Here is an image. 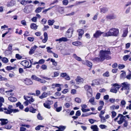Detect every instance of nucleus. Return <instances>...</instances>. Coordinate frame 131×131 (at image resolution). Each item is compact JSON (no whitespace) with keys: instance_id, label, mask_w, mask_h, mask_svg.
<instances>
[{"instance_id":"nucleus-18","label":"nucleus","mask_w":131,"mask_h":131,"mask_svg":"<svg viewBox=\"0 0 131 131\" xmlns=\"http://www.w3.org/2000/svg\"><path fill=\"white\" fill-rule=\"evenodd\" d=\"M12 44H10L8 45V50H6L5 51L6 53L7 54L8 53L9 54L11 53V51L12 49Z\"/></svg>"},{"instance_id":"nucleus-64","label":"nucleus","mask_w":131,"mask_h":131,"mask_svg":"<svg viewBox=\"0 0 131 131\" xmlns=\"http://www.w3.org/2000/svg\"><path fill=\"white\" fill-rule=\"evenodd\" d=\"M48 86H43L41 88L42 90L43 91H46L47 89Z\"/></svg>"},{"instance_id":"nucleus-3","label":"nucleus","mask_w":131,"mask_h":131,"mask_svg":"<svg viewBox=\"0 0 131 131\" xmlns=\"http://www.w3.org/2000/svg\"><path fill=\"white\" fill-rule=\"evenodd\" d=\"M13 107L12 105H9L8 106L7 108L6 107L4 108V110L5 111H4V113L7 114H10L12 112L15 113L19 112L18 109H14L13 108Z\"/></svg>"},{"instance_id":"nucleus-24","label":"nucleus","mask_w":131,"mask_h":131,"mask_svg":"<svg viewBox=\"0 0 131 131\" xmlns=\"http://www.w3.org/2000/svg\"><path fill=\"white\" fill-rule=\"evenodd\" d=\"M91 129L93 130V131H98L99 128L96 125H92L91 127Z\"/></svg>"},{"instance_id":"nucleus-17","label":"nucleus","mask_w":131,"mask_h":131,"mask_svg":"<svg viewBox=\"0 0 131 131\" xmlns=\"http://www.w3.org/2000/svg\"><path fill=\"white\" fill-rule=\"evenodd\" d=\"M0 121H1V124L2 125L6 124L8 122V121L6 119H0Z\"/></svg>"},{"instance_id":"nucleus-10","label":"nucleus","mask_w":131,"mask_h":131,"mask_svg":"<svg viewBox=\"0 0 131 131\" xmlns=\"http://www.w3.org/2000/svg\"><path fill=\"white\" fill-rule=\"evenodd\" d=\"M103 33V32H101L100 30L97 31L95 33L93 34V37L97 38L100 36Z\"/></svg>"},{"instance_id":"nucleus-42","label":"nucleus","mask_w":131,"mask_h":131,"mask_svg":"<svg viewBox=\"0 0 131 131\" xmlns=\"http://www.w3.org/2000/svg\"><path fill=\"white\" fill-rule=\"evenodd\" d=\"M41 7H38L35 10V12L36 13H38L41 11Z\"/></svg>"},{"instance_id":"nucleus-27","label":"nucleus","mask_w":131,"mask_h":131,"mask_svg":"<svg viewBox=\"0 0 131 131\" xmlns=\"http://www.w3.org/2000/svg\"><path fill=\"white\" fill-rule=\"evenodd\" d=\"M108 10V8L104 7L101 9V12L103 13H105L107 12Z\"/></svg>"},{"instance_id":"nucleus-2","label":"nucleus","mask_w":131,"mask_h":131,"mask_svg":"<svg viewBox=\"0 0 131 131\" xmlns=\"http://www.w3.org/2000/svg\"><path fill=\"white\" fill-rule=\"evenodd\" d=\"M119 30L118 29L112 28L109 31L105 33V36H117L118 34Z\"/></svg>"},{"instance_id":"nucleus-28","label":"nucleus","mask_w":131,"mask_h":131,"mask_svg":"<svg viewBox=\"0 0 131 131\" xmlns=\"http://www.w3.org/2000/svg\"><path fill=\"white\" fill-rule=\"evenodd\" d=\"M1 60L4 63H7L8 61V59L6 57H2Z\"/></svg>"},{"instance_id":"nucleus-46","label":"nucleus","mask_w":131,"mask_h":131,"mask_svg":"<svg viewBox=\"0 0 131 131\" xmlns=\"http://www.w3.org/2000/svg\"><path fill=\"white\" fill-rule=\"evenodd\" d=\"M60 40H61V42L62 41H66L68 40L66 38V37H62L60 38Z\"/></svg>"},{"instance_id":"nucleus-21","label":"nucleus","mask_w":131,"mask_h":131,"mask_svg":"<svg viewBox=\"0 0 131 131\" xmlns=\"http://www.w3.org/2000/svg\"><path fill=\"white\" fill-rule=\"evenodd\" d=\"M45 62V60L43 59H41L38 62H35L33 63V64L35 65L36 64H43Z\"/></svg>"},{"instance_id":"nucleus-1","label":"nucleus","mask_w":131,"mask_h":131,"mask_svg":"<svg viewBox=\"0 0 131 131\" xmlns=\"http://www.w3.org/2000/svg\"><path fill=\"white\" fill-rule=\"evenodd\" d=\"M111 54V52L109 50H101L100 52L99 57L95 58L92 60L94 62H99L103 61L105 59L107 60L110 59L111 57L109 55Z\"/></svg>"},{"instance_id":"nucleus-49","label":"nucleus","mask_w":131,"mask_h":131,"mask_svg":"<svg viewBox=\"0 0 131 131\" xmlns=\"http://www.w3.org/2000/svg\"><path fill=\"white\" fill-rule=\"evenodd\" d=\"M75 101L78 103H80L81 102V99L78 97L76 98L75 99Z\"/></svg>"},{"instance_id":"nucleus-31","label":"nucleus","mask_w":131,"mask_h":131,"mask_svg":"<svg viewBox=\"0 0 131 131\" xmlns=\"http://www.w3.org/2000/svg\"><path fill=\"white\" fill-rule=\"evenodd\" d=\"M47 96V93L44 92L43 93L42 95L39 96V97L40 99H42L46 97Z\"/></svg>"},{"instance_id":"nucleus-25","label":"nucleus","mask_w":131,"mask_h":131,"mask_svg":"<svg viewBox=\"0 0 131 131\" xmlns=\"http://www.w3.org/2000/svg\"><path fill=\"white\" fill-rule=\"evenodd\" d=\"M73 30L72 28H70L68 30V31L66 32V33H68V34H70L69 36L71 37L72 35V34L73 32Z\"/></svg>"},{"instance_id":"nucleus-52","label":"nucleus","mask_w":131,"mask_h":131,"mask_svg":"<svg viewBox=\"0 0 131 131\" xmlns=\"http://www.w3.org/2000/svg\"><path fill=\"white\" fill-rule=\"evenodd\" d=\"M56 109L55 110L57 112H59L61 110L62 107L60 106L59 107H57Z\"/></svg>"},{"instance_id":"nucleus-60","label":"nucleus","mask_w":131,"mask_h":131,"mask_svg":"<svg viewBox=\"0 0 131 131\" xmlns=\"http://www.w3.org/2000/svg\"><path fill=\"white\" fill-rule=\"evenodd\" d=\"M101 94L100 93H97L96 96L95 98L96 99L98 100L99 99L100 97V96Z\"/></svg>"},{"instance_id":"nucleus-13","label":"nucleus","mask_w":131,"mask_h":131,"mask_svg":"<svg viewBox=\"0 0 131 131\" xmlns=\"http://www.w3.org/2000/svg\"><path fill=\"white\" fill-rule=\"evenodd\" d=\"M116 18V16L113 14L108 15L106 16V18L107 20L113 19Z\"/></svg>"},{"instance_id":"nucleus-55","label":"nucleus","mask_w":131,"mask_h":131,"mask_svg":"<svg viewBox=\"0 0 131 131\" xmlns=\"http://www.w3.org/2000/svg\"><path fill=\"white\" fill-rule=\"evenodd\" d=\"M103 75L104 77H108L109 76V72L108 71L106 72L105 73L103 74Z\"/></svg>"},{"instance_id":"nucleus-20","label":"nucleus","mask_w":131,"mask_h":131,"mask_svg":"<svg viewBox=\"0 0 131 131\" xmlns=\"http://www.w3.org/2000/svg\"><path fill=\"white\" fill-rule=\"evenodd\" d=\"M124 117L123 115H122L120 118L119 120L117 121V123L119 124H121L122 123L124 122V121L126 120L124 118H122V117Z\"/></svg>"},{"instance_id":"nucleus-39","label":"nucleus","mask_w":131,"mask_h":131,"mask_svg":"<svg viewBox=\"0 0 131 131\" xmlns=\"http://www.w3.org/2000/svg\"><path fill=\"white\" fill-rule=\"evenodd\" d=\"M130 55H127L124 56L123 57V60L125 61H126L128 58L130 57Z\"/></svg>"},{"instance_id":"nucleus-16","label":"nucleus","mask_w":131,"mask_h":131,"mask_svg":"<svg viewBox=\"0 0 131 131\" xmlns=\"http://www.w3.org/2000/svg\"><path fill=\"white\" fill-rule=\"evenodd\" d=\"M37 48V46L35 45L33 47H32L29 52V54L31 55L34 53V51L36 50V48Z\"/></svg>"},{"instance_id":"nucleus-53","label":"nucleus","mask_w":131,"mask_h":131,"mask_svg":"<svg viewBox=\"0 0 131 131\" xmlns=\"http://www.w3.org/2000/svg\"><path fill=\"white\" fill-rule=\"evenodd\" d=\"M38 82H39L41 83H45L46 82V81L45 80L41 79L39 78V79L38 80Z\"/></svg>"},{"instance_id":"nucleus-57","label":"nucleus","mask_w":131,"mask_h":131,"mask_svg":"<svg viewBox=\"0 0 131 131\" xmlns=\"http://www.w3.org/2000/svg\"><path fill=\"white\" fill-rule=\"evenodd\" d=\"M89 121L90 122L91 124H93L95 122H96V121L95 120H94L92 119H89Z\"/></svg>"},{"instance_id":"nucleus-54","label":"nucleus","mask_w":131,"mask_h":131,"mask_svg":"<svg viewBox=\"0 0 131 131\" xmlns=\"http://www.w3.org/2000/svg\"><path fill=\"white\" fill-rule=\"evenodd\" d=\"M68 3V0H64L62 1V3L63 5H67Z\"/></svg>"},{"instance_id":"nucleus-32","label":"nucleus","mask_w":131,"mask_h":131,"mask_svg":"<svg viewBox=\"0 0 131 131\" xmlns=\"http://www.w3.org/2000/svg\"><path fill=\"white\" fill-rule=\"evenodd\" d=\"M31 78L32 79L37 81H38L39 79V78L34 75H32L31 77Z\"/></svg>"},{"instance_id":"nucleus-48","label":"nucleus","mask_w":131,"mask_h":131,"mask_svg":"<svg viewBox=\"0 0 131 131\" xmlns=\"http://www.w3.org/2000/svg\"><path fill=\"white\" fill-rule=\"evenodd\" d=\"M52 48H51L49 47H47V52L49 53H52L53 52L52 51H51L50 50Z\"/></svg>"},{"instance_id":"nucleus-4","label":"nucleus","mask_w":131,"mask_h":131,"mask_svg":"<svg viewBox=\"0 0 131 131\" xmlns=\"http://www.w3.org/2000/svg\"><path fill=\"white\" fill-rule=\"evenodd\" d=\"M121 86H123L124 89V90H126L125 94H127L130 90V84L128 83L127 82H124L121 84Z\"/></svg>"},{"instance_id":"nucleus-7","label":"nucleus","mask_w":131,"mask_h":131,"mask_svg":"<svg viewBox=\"0 0 131 131\" xmlns=\"http://www.w3.org/2000/svg\"><path fill=\"white\" fill-rule=\"evenodd\" d=\"M29 63V62L26 60H25L22 61L20 64L23 66L24 67V69H26L27 68H30L31 67V65L28 66Z\"/></svg>"},{"instance_id":"nucleus-56","label":"nucleus","mask_w":131,"mask_h":131,"mask_svg":"<svg viewBox=\"0 0 131 131\" xmlns=\"http://www.w3.org/2000/svg\"><path fill=\"white\" fill-rule=\"evenodd\" d=\"M40 76L41 78H42L43 79H45L46 80H52V79H51V78H49L48 77H44L43 76H42V75H40Z\"/></svg>"},{"instance_id":"nucleus-26","label":"nucleus","mask_w":131,"mask_h":131,"mask_svg":"<svg viewBox=\"0 0 131 131\" xmlns=\"http://www.w3.org/2000/svg\"><path fill=\"white\" fill-rule=\"evenodd\" d=\"M8 100L12 102H15L17 100V99L15 97L12 96L9 97L8 98Z\"/></svg>"},{"instance_id":"nucleus-44","label":"nucleus","mask_w":131,"mask_h":131,"mask_svg":"<svg viewBox=\"0 0 131 131\" xmlns=\"http://www.w3.org/2000/svg\"><path fill=\"white\" fill-rule=\"evenodd\" d=\"M112 117V118H114L116 116L117 114L114 111H113L111 112Z\"/></svg>"},{"instance_id":"nucleus-63","label":"nucleus","mask_w":131,"mask_h":131,"mask_svg":"<svg viewBox=\"0 0 131 131\" xmlns=\"http://www.w3.org/2000/svg\"><path fill=\"white\" fill-rule=\"evenodd\" d=\"M124 123L123 124V126L124 127H126L128 126V122L126 120H125V121H124Z\"/></svg>"},{"instance_id":"nucleus-12","label":"nucleus","mask_w":131,"mask_h":131,"mask_svg":"<svg viewBox=\"0 0 131 131\" xmlns=\"http://www.w3.org/2000/svg\"><path fill=\"white\" fill-rule=\"evenodd\" d=\"M82 63L84 64H85L88 67H92V63L89 61L85 60V61L82 60Z\"/></svg>"},{"instance_id":"nucleus-58","label":"nucleus","mask_w":131,"mask_h":131,"mask_svg":"<svg viewBox=\"0 0 131 131\" xmlns=\"http://www.w3.org/2000/svg\"><path fill=\"white\" fill-rule=\"evenodd\" d=\"M20 74H22L24 72V70L23 69L21 68H19L18 70Z\"/></svg>"},{"instance_id":"nucleus-8","label":"nucleus","mask_w":131,"mask_h":131,"mask_svg":"<svg viewBox=\"0 0 131 131\" xmlns=\"http://www.w3.org/2000/svg\"><path fill=\"white\" fill-rule=\"evenodd\" d=\"M24 97L25 100L28 101L30 104L33 102L34 101V99L32 98V97L24 96Z\"/></svg>"},{"instance_id":"nucleus-41","label":"nucleus","mask_w":131,"mask_h":131,"mask_svg":"<svg viewBox=\"0 0 131 131\" xmlns=\"http://www.w3.org/2000/svg\"><path fill=\"white\" fill-rule=\"evenodd\" d=\"M94 97H92L90 98V99L89 100V102L90 103H91L93 105H95V104L93 103L94 101Z\"/></svg>"},{"instance_id":"nucleus-22","label":"nucleus","mask_w":131,"mask_h":131,"mask_svg":"<svg viewBox=\"0 0 131 131\" xmlns=\"http://www.w3.org/2000/svg\"><path fill=\"white\" fill-rule=\"evenodd\" d=\"M43 35L44 38L42 40V42L43 43H45L48 40V35L46 32H45L44 33Z\"/></svg>"},{"instance_id":"nucleus-30","label":"nucleus","mask_w":131,"mask_h":131,"mask_svg":"<svg viewBox=\"0 0 131 131\" xmlns=\"http://www.w3.org/2000/svg\"><path fill=\"white\" fill-rule=\"evenodd\" d=\"M73 56L74 57V58L77 60L78 61H82V60L81 59L80 57H79L77 56V55L75 54H73Z\"/></svg>"},{"instance_id":"nucleus-38","label":"nucleus","mask_w":131,"mask_h":131,"mask_svg":"<svg viewBox=\"0 0 131 131\" xmlns=\"http://www.w3.org/2000/svg\"><path fill=\"white\" fill-rule=\"evenodd\" d=\"M44 126L42 125H38L35 128V129L37 130H39L41 128V127H44Z\"/></svg>"},{"instance_id":"nucleus-5","label":"nucleus","mask_w":131,"mask_h":131,"mask_svg":"<svg viewBox=\"0 0 131 131\" xmlns=\"http://www.w3.org/2000/svg\"><path fill=\"white\" fill-rule=\"evenodd\" d=\"M86 90L87 91V95L88 98L92 96V90L90 86L88 85H86L84 86Z\"/></svg>"},{"instance_id":"nucleus-9","label":"nucleus","mask_w":131,"mask_h":131,"mask_svg":"<svg viewBox=\"0 0 131 131\" xmlns=\"http://www.w3.org/2000/svg\"><path fill=\"white\" fill-rule=\"evenodd\" d=\"M18 2H19L21 5L25 6L27 4H30L32 2L31 1H26L25 0H21L17 1Z\"/></svg>"},{"instance_id":"nucleus-40","label":"nucleus","mask_w":131,"mask_h":131,"mask_svg":"<svg viewBox=\"0 0 131 131\" xmlns=\"http://www.w3.org/2000/svg\"><path fill=\"white\" fill-rule=\"evenodd\" d=\"M57 127L61 131H63L66 128V127L64 126H60L59 127Z\"/></svg>"},{"instance_id":"nucleus-61","label":"nucleus","mask_w":131,"mask_h":131,"mask_svg":"<svg viewBox=\"0 0 131 131\" xmlns=\"http://www.w3.org/2000/svg\"><path fill=\"white\" fill-rule=\"evenodd\" d=\"M61 95V94L60 92H56L54 94V95L56 96H60Z\"/></svg>"},{"instance_id":"nucleus-59","label":"nucleus","mask_w":131,"mask_h":131,"mask_svg":"<svg viewBox=\"0 0 131 131\" xmlns=\"http://www.w3.org/2000/svg\"><path fill=\"white\" fill-rule=\"evenodd\" d=\"M41 68L43 70H46L47 69V66L45 64H43L41 66Z\"/></svg>"},{"instance_id":"nucleus-14","label":"nucleus","mask_w":131,"mask_h":131,"mask_svg":"<svg viewBox=\"0 0 131 131\" xmlns=\"http://www.w3.org/2000/svg\"><path fill=\"white\" fill-rule=\"evenodd\" d=\"M128 26H125L126 27L124 28V30L123 31L122 36L124 37L127 36L128 33Z\"/></svg>"},{"instance_id":"nucleus-11","label":"nucleus","mask_w":131,"mask_h":131,"mask_svg":"<svg viewBox=\"0 0 131 131\" xmlns=\"http://www.w3.org/2000/svg\"><path fill=\"white\" fill-rule=\"evenodd\" d=\"M77 32H78V38L79 39H80L81 38L82 35L84 34V31L82 29H80L77 30Z\"/></svg>"},{"instance_id":"nucleus-35","label":"nucleus","mask_w":131,"mask_h":131,"mask_svg":"<svg viewBox=\"0 0 131 131\" xmlns=\"http://www.w3.org/2000/svg\"><path fill=\"white\" fill-rule=\"evenodd\" d=\"M37 111L36 109L34 108L33 107H30L29 109V111L32 113H35L36 112V111Z\"/></svg>"},{"instance_id":"nucleus-19","label":"nucleus","mask_w":131,"mask_h":131,"mask_svg":"<svg viewBox=\"0 0 131 131\" xmlns=\"http://www.w3.org/2000/svg\"><path fill=\"white\" fill-rule=\"evenodd\" d=\"M75 81L78 83H83L84 80L80 76L77 77V78L75 79Z\"/></svg>"},{"instance_id":"nucleus-62","label":"nucleus","mask_w":131,"mask_h":131,"mask_svg":"<svg viewBox=\"0 0 131 131\" xmlns=\"http://www.w3.org/2000/svg\"><path fill=\"white\" fill-rule=\"evenodd\" d=\"M99 127L102 129H104L106 128V126L105 125L101 124L100 125Z\"/></svg>"},{"instance_id":"nucleus-29","label":"nucleus","mask_w":131,"mask_h":131,"mask_svg":"<svg viewBox=\"0 0 131 131\" xmlns=\"http://www.w3.org/2000/svg\"><path fill=\"white\" fill-rule=\"evenodd\" d=\"M30 26L31 28L34 30H36L37 28V26L34 23L31 24Z\"/></svg>"},{"instance_id":"nucleus-45","label":"nucleus","mask_w":131,"mask_h":131,"mask_svg":"<svg viewBox=\"0 0 131 131\" xmlns=\"http://www.w3.org/2000/svg\"><path fill=\"white\" fill-rule=\"evenodd\" d=\"M110 91L111 92L116 93L117 92V91L115 90L114 88H112L110 90Z\"/></svg>"},{"instance_id":"nucleus-15","label":"nucleus","mask_w":131,"mask_h":131,"mask_svg":"<svg viewBox=\"0 0 131 131\" xmlns=\"http://www.w3.org/2000/svg\"><path fill=\"white\" fill-rule=\"evenodd\" d=\"M24 81L25 83L27 85H31L33 83L32 81L30 79L26 78Z\"/></svg>"},{"instance_id":"nucleus-43","label":"nucleus","mask_w":131,"mask_h":131,"mask_svg":"<svg viewBox=\"0 0 131 131\" xmlns=\"http://www.w3.org/2000/svg\"><path fill=\"white\" fill-rule=\"evenodd\" d=\"M121 103L122 107H125V105L126 104V102L124 100H122L121 101Z\"/></svg>"},{"instance_id":"nucleus-34","label":"nucleus","mask_w":131,"mask_h":131,"mask_svg":"<svg viewBox=\"0 0 131 131\" xmlns=\"http://www.w3.org/2000/svg\"><path fill=\"white\" fill-rule=\"evenodd\" d=\"M43 105L45 107L48 109H50L51 108L49 104L47 102L44 103Z\"/></svg>"},{"instance_id":"nucleus-50","label":"nucleus","mask_w":131,"mask_h":131,"mask_svg":"<svg viewBox=\"0 0 131 131\" xmlns=\"http://www.w3.org/2000/svg\"><path fill=\"white\" fill-rule=\"evenodd\" d=\"M16 58L18 59H20L22 58V57L19 54H16L15 56Z\"/></svg>"},{"instance_id":"nucleus-47","label":"nucleus","mask_w":131,"mask_h":131,"mask_svg":"<svg viewBox=\"0 0 131 131\" xmlns=\"http://www.w3.org/2000/svg\"><path fill=\"white\" fill-rule=\"evenodd\" d=\"M37 118L39 119L40 120H42L43 118L41 116V115L40 113H39L37 115Z\"/></svg>"},{"instance_id":"nucleus-23","label":"nucleus","mask_w":131,"mask_h":131,"mask_svg":"<svg viewBox=\"0 0 131 131\" xmlns=\"http://www.w3.org/2000/svg\"><path fill=\"white\" fill-rule=\"evenodd\" d=\"M15 3V0H12L10 2L8 3L7 6L8 7L13 6L14 5Z\"/></svg>"},{"instance_id":"nucleus-6","label":"nucleus","mask_w":131,"mask_h":131,"mask_svg":"<svg viewBox=\"0 0 131 131\" xmlns=\"http://www.w3.org/2000/svg\"><path fill=\"white\" fill-rule=\"evenodd\" d=\"M33 5H31L25 6L23 10L24 12L26 14L31 13L33 10Z\"/></svg>"},{"instance_id":"nucleus-36","label":"nucleus","mask_w":131,"mask_h":131,"mask_svg":"<svg viewBox=\"0 0 131 131\" xmlns=\"http://www.w3.org/2000/svg\"><path fill=\"white\" fill-rule=\"evenodd\" d=\"M55 21L54 20H49L48 21V24L49 25L51 26L53 25V23Z\"/></svg>"},{"instance_id":"nucleus-51","label":"nucleus","mask_w":131,"mask_h":131,"mask_svg":"<svg viewBox=\"0 0 131 131\" xmlns=\"http://www.w3.org/2000/svg\"><path fill=\"white\" fill-rule=\"evenodd\" d=\"M125 67V66L124 64H119L118 65V68L121 69H123Z\"/></svg>"},{"instance_id":"nucleus-37","label":"nucleus","mask_w":131,"mask_h":131,"mask_svg":"<svg viewBox=\"0 0 131 131\" xmlns=\"http://www.w3.org/2000/svg\"><path fill=\"white\" fill-rule=\"evenodd\" d=\"M4 129H10L12 127V126L10 124H7L5 125L4 126Z\"/></svg>"},{"instance_id":"nucleus-33","label":"nucleus","mask_w":131,"mask_h":131,"mask_svg":"<svg viewBox=\"0 0 131 131\" xmlns=\"http://www.w3.org/2000/svg\"><path fill=\"white\" fill-rule=\"evenodd\" d=\"M99 117L101 118V122H102L104 123L106 121V120L105 117L102 116H100Z\"/></svg>"}]
</instances>
